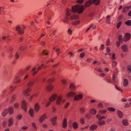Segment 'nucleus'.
Segmentation results:
<instances>
[{
	"instance_id": "nucleus-1",
	"label": "nucleus",
	"mask_w": 131,
	"mask_h": 131,
	"mask_svg": "<svg viewBox=\"0 0 131 131\" xmlns=\"http://www.w3.org/2000/svg\"><path fill=\"white\" fill-rule=\"evenodd\" d=\"M34 83L33 81H30L27 83L26 84L27 88L23 90L22 92V94L24 96H29L30 94L29 93L31 90V87L33 85Z\"/></svg>"
},
{
	"instance_id": "nucleus-2",
	"label": "nucleus",
	"mask_w": 131,
	"mask_h": 131,
	"mask_svg": "<svg viewBox=\"0 0 131 131\" xmlns=\"http://www.w3.org/2000/svg\"><path fill=\"white\" fill-rule=\"evenodd\" d=\"M72 10L74 13L77 12L79 14H81L84 10V7L81 5H76L75 6H72Z\"/></svg>"
},
{
	"instance_id": "nucleus-3",
	"label": "nucleus",
	"mask_w": 131,
	"mask_h": 131,
	"mask_svg": "<svg viewBox=\"0 0 131 131\" xmlns=\"http://www.w3.org/2000/svg\"><path fill=\"white\" fill-rule=\"evenodd\" d=\"M57 97V96L56 94H53L50 98L49 99V102H47H47L46 100H44L43 101V103L44 104H46V107H48L50 104V102L54 101Z\"/></svg>"
},
{
	"instance_id": "nucleus-4",
	"label": "nucleus",
	"mask_w": 131,
	"mask_h": 131,
	"mask_svg": "<svg viewBox=\"0 0 131 131\" xmlns=\"http://www.w3.org/2000/svg\"><path fill=\"white\" fill-rule=\"evenodd\" d=\"M92 1L91 0H89L87 1L85 3V6L86 7L89 6L92 2L95 4L96 5H97L99 4L100 3V0H92Z\"/></svg>"
},
{
	"instance_id": "nucleus-5",
	"label": "nucleus",
	"mask_w": 131,
	"mask_h": 131,
	"mask_svg": "<svg viewBox=\"0 0 131 131\" xmlns=\"http://www.w3.org/2000/svg\"><path fill=\"white\" fill-rule=\"evenodd\" d=\"M14 108L12 107H9L8 109H5L3 112L2 115H7L8 114H11L13 113Z\"/></svg>"
},
{
	"instance_id": "nucleus-6",
	"label": "nucleus",
	"mask_w": 131,
	"mask_h": 131,
	"mask_svg": "<svg viewBox=\"0 0 131 131\" xmlns=\"http://www.w3.org/2000/svg\"><path fill=\"white\" fill-rule=\"evenodd\" d=\"M96 117L98 118L99 121L97 122V123L99 125H102L105 124L104 122L102 120V119H104L106 117L104 116H101V115H97Z\"/></svg>"
},
{
	"instance_id": "nucleus-7",
	"label": "nucleus",
	"mask_w": 131,
	"mask_h": 131,
	"mask_svg": "<svg viewBox=\"0 0 131 131\" xmlns=\"http://www.w3.org/2000/svg\"><path fill=\"white\" fill-rule=\"evenodd\" d=\"M65 99L62 100V96L61 95H59L57 97L56 100V104L57 105H59L63 103L65 101Z\"/></svg>"
},
{
	"instance_id": "nucleus-8",
	"label": "nucleus",
	"mask_w": 131,
	"mask_h": 131,
	"mask_svg": "<svg viewBox=\"0 0 131 131\" xmlns=\"http://www.w3.org/2000/svg\"><path fill=\"white\" fill-rule=\"evenodd\" d=\"M44 64L43 63L42 64L41 66L39 67L38 69H37V68L35 67H34L31 71V73L33 75H34L36 74L38 72V70L41 69L42 67V66H44Z\"/></svg>"
},
{
	"instance_id": "nucleus-9",
	"label": "nucleus",
	"mask_w": 131,
	"mask_h": 131,
	"mask_svg": "<svg viewBox=\"0 0 131 131\" xmlns=\"http://www.w3.org/2000/svg\"><path fill=\"white\" fill-rule=\"evenodd\" d=\"M83 94L81 93H80L75 95L74 98L75 101H78L81 100L83 97Z\"/></svg>"
},
{
	"instance_id": "nucleus-10",
	"label": "nucleus",
	"mask_w": 131,
	"mask_h": 131,
	"mask_svg": "<svg viewBox=\"0 0 131 131\" xmlns=\"http://www.w3.org/2000/svg\"><path fill=\"white\" fill-rule=\"evenodd\" d=\"M21 107L22 108L25 112H26L27 110V103L26 101L23 100L21 102Z\"/></svg>"
},
{
	"instance_id": "nucleus-11",
	"label": "nucleus",
	"mask_w": 131,
	"mask_h": 131,
	"mask_svg": "<svg viewBox=\"0 0 131 131\" xmlns=\"http://www.w3.org/2000/svg\"><path fill=\"white\" fill-rule=\"evenodd\" d=\"M130 36L131 35L130 34L126 33L125 34V37L123 40L124 41H127L130 39Z\"/></svg>"
},
{
	"instance_id": "nucleus-12",
	"label": "nucleus",
	"mask_w": 131,
	"mask_h": 131,
	"mask_svg": "<svg viewBox=\"0 0 131 131\" xmlns=\"http://www.w3.org/2000/svg\"><path fill=\"white\" fill-rule=\"evenodd\" d=\"M16 30L18 32V34H22L24 33V31L21 29L20 26H17L16 28Z\"/></svg>"
},
{
	"instance_id": "nucleus-13",
	"label": "nucleus",
	"mask_w": 131,
	"mask_h": 131,
	"mask_svg": "<svg viewBox=\"0 0 131 131\" xmlns=\"http://www.w3.org/2000/svg\"><path fill=\"white\" fill-rule=\"evenodd\" d=\"M34 109L36 112H38L40 109V106L39 104L38 103H35L34 105Z\"/></svg>"
},
{
	"instance_id": "nucleus-14",
	"label": "nucleus",
	"mask_w": 131,
	"mask_h": 131,
	"mask_svg": "<svg viewBox=\"0 0 131 131\" xmlns=\"http://www.w3.org/2000/svg\"><path fill=\"white\" fill-rule=\"evenodd\" d=\"M122 49L124 52H127L128 50V46L126 45H123L122 46Z\"/></svg>"
},
{
	"instance_id": "nucleus-15",
	"label": "nucleus",
	"mask_w": 131,
	"mask_h": 131,
	"mask_svg": "<svg viewBox=\"0 0 131 131\" xmlns=\"http://www.w3.org/2000/svg\"><path fill=\"white\" fill-rule=\"evenodd\" d=\"M76 94L73 92H70L67 94L66 96L67 97H72L74 96Z\"/></svg>"
},
{
	"instance_id": "nucleus-16",
	"label": "nucleus",
	"mask_w": 131,
	"mask_h": 131,
	"mask_svg": "<svg viewBox=\"0 0 131 131\" xmlns=\"http://www.w3.org/2000/svg\"><path fill=\"white\" fill-rule=\"evenodd\" d=\"M127 68V70L128 73V75L129 76H130V75L131 74V65L130 64L128 65Z\"/></svg>"
},
{
	"instance_id": "nucleus-17",
	"label": "nucleus",
	"mask_w": 131,
	"mask_h": 131,
	"mask_svg": "<svg viewBox=\"0 0 131 131\" xmlns=\"http://www.w3.org/2000/svg\"><path fill=\"white\" fill-rule=\"evenodd\" d=\"M53 86L51 85H47L46 87V88L48 91H51L53 89Z\"/></svg>"
},
{
	"instance_id": "nucleus-18",
	"label": "nucleus",
	"mask_w": 131,
	"mask_h": 131,
	"mask_svg": "<svg viewBox=\"0 0 131 131\" xmlns=\"http://www.w3.org/2000/svg\"><path fill=\"white\" fill-rule=\"evenodd\" d=\"M70 88L73 91H74L76 89L75 85L73 83H71L70 85Z\"/></svg>"
},
{
	"instance_id": "nucleus-19",
	"label": "nucleus",
	"mask_w": 131,
	"mask_h": 131,
	"mask_svg": "<svg viewBox=\"0 0 131 131\" xmlns=\"http://www.w3.org/2000/svg\"><path fill=\"white\" fill-rule=\"evenodd\" d=\"M79 16L78 15H72L70 17V19L73 20L78 19L79 18Z\"/></svg>"
},
{
	"instance_id": "nucleus-20",
	"label": "nucleus",
	"mask_w": 131,
	"mask_h": 131,
	"mask_svg": "<svg viewBox=\"0 0 131 131\" xmlns=\"http://www.w3.org/2000/svg\"><path fill=\"white\" fill-rule=\"evenodd\" d=\"M47 118V116L46 115H43L40 118V122H42L45 120Z\"/></svg>"
},
{
	"instance_id": "nucleus-21",
	"label": "nucleus",
	"mask_w": 131,
	"mask_h": 131,
	"mask_svg": "<svg viewBox=\"0 0 131 131\" xmlns=\"http://www.w3.org/2000/svg\"><path fill=\"white\" fill-rule=\"evenodd\" d=\"M89 113L90 114L95 115L96 114V110L94 108L91 109L89 111Z\"/></svg>"
},
{
	"instance_id": "nucleus-22",
	"label": "nucleus",
	"mask_w": 131,
	"mask_h": 131,
	"mask_svg": "<svg viewBox=\"0 0 131 131\" xmlns=\"http://www.w3.org/2000/svg\"><path fill=\"white\" fill-rule=\"evenodd\" d=\"M131 9V6L126 7L123 8V12L124 13H126L127 12L128 10Z\"/></svg>"
},
{
	"instance_id": "nucleus-23",
	"label": "nucleus",
	"mask_w": 131,
	"mask_h": 131,
	"mask_svg": "<svg viewBox=\"0 0 131 131\" xmlns=\"http://www.w3.org/2000/svg\"><path fill=\"white\" fill-rule=\"evenodd\" d=\"M57 119V118L56 117H54L52 118L51 119V121L52 122V125H55L56 124V121Z\"/></svg>"
},
{
	"instance_id": "nucleus-24",
	"label": "nucleus",
	"mask_w": 131,
	"mask_h": 131,
	"mask_svg": "<svg viewBox=\"0 0 131 131\" xmlns=\"http://www.w3.org/2000/svg\"><path fill=\"white\" fill-rule=\"evenodd\" d=\"M15 79L16 83L19 82L21 81L20 77L18 75L15 77Z\"/></svg>"
},
{
	"instance_id": "nucleus-25",
	"label": "nucleus",
	"mask_w": 131,
	"mask_h": 131,
	"mask_svg": "<svg viewBox=\"0 0 131 131\" xmlns=\"http://www.w3.org/2000/svg\"><path fill=\"white\" fill-rule=\"evenodd\" d=\"M67 126V120L66 119H65L63 121L62 124V126L63 128L66 127Z\"/></svg>"
},
{
	"instance_id": "nucleus-26",
	"label": "nucleus",
	"mask_w": 131,
	"mask_h": 131,
	"mask_svg": "<svg viewBox=\"0 0 131 131\" xmlns=\"http://www.w3.org/2000/svg\"><path fill=\"white\" fill-rule=\"evenodd\" d=\"M55 80V79L54 78H51L49 79H43L44 81H47V82H50L54 81Z\"/></svg>"
},
{
	"instance_id": "nucleus-27",
	"label": "nucleus",
	"mask_w": 131,
	"mask_h": 131,
	"mask_svg": "<svg viewBox=\"0 0 131 131\" xmlns=\"http://www.w3.org/2000/svg\"><path fill=\"white\" fill-rule=\"evenodd\" d=\"M128 83V81L127 79H125L124 80L123 82V85L125 87H126Z\"/></svg>"
},
{
	"instance_id": "nucleus-28",
	"label": "nucleus",
	"mask_w": 131,
	"mask_h": 131,
	"mask_svg": "<svg viewBox=\"0 0 131 131\" xmlns=\"http://www.w3.org/2000/svg\"><path fill=\"white\" fill-rule=\"evenodd\" d=\"M97 126L96 125H93L90 127V129L92 130H94L97 127Z\"/></svg>"
},
{
	"instance_id": "nucleus-29",
	"label": "nucleus",
	"mask_w": 131,
	"mask_h": 131,
	"mask_svg": "<svg viewBox=\"0 0 131 131\" xmlns=\"http://www.w3.org/2000/svg\"><path fill=\"white\" fill-rule=\"evenodd\" d=\"M28 112L29 115H34V110L33 108H30L28 111Z\"/></svg>"
},
{
	"instance_id": "nucleus-30",
	"label": "nucleus",
	"mask_w": 131,
	"mask_h": 131,
	"mask_svg": "<svg viewBox=\"0 0 131 131\" xmlns=\"http://www.w3.org/2000/svg\"><path fill=\"white\" fill-rule=\"evenodd\" d=\"M123 124L125 126H127L128 125V121L126 119H124L122 121Z\"/></svg>"
},
{
	"instance_id": "nucleus-31",
	"label": "nucleus",
	"mask_w": 131,
	"mask_h": 131,
	"mask_svg": "<svg viewBox=\"0 0 131 131\" xmlns=\"http://www.w3.org/2000/svg\"><path fill=\"white\" fill-rule=\"evenodd\" d=\"M73 126L74 129H76L78 127V124L77 123L74 122L73 124Z\"/></svg>"
},
{
	"instance_id": "nucleus-32",
	"label": "nucleus",
	"mask_w": 131,
	"mask_h": 131,
	"mask_svg": "<svg viewBox=\"0 0 131 131\" xmlns=\"http://www.w3.org/2000/svg\"><path fill=\"white\" fill-rule=\"evenodd\" d=\"M52 16V13H48L47 16V17L48 20H49L51 18V17Z\"/></svg>"
},
{
	"instance_id": "nucleus-33",
	"label": "nucleus",
	"mask_w": 131,
	"mask_h": 131,
	"mask_svg": "<svg viewBox=\"0 0 131 131\" xmlns=\"http://www.w3.org/2000/svg\"><path fill=\"white\" fill-rule=\"evenodd\" d=\"M37 94L36 93H35L32 95L29 98V100L30 101H31L33 97H35L37 96Z\"/></svg>"
},
{
	"instance_id": "nucleus-34",
	"label": "nucleus",
	"mask_w": 131,
	"mask_h": 131,
	"mask_svg": "<svg viewBox=\"0 0 131 131\" xmlns=\"http://www.w3.org/2000/svg\"><path fill=\"white\" fill-rule=\"evenodd\" d=\"M107 110L113 112L115 111V109L114 108L109 107L107 108Z\"/></svg>"
},
{
	"instance_id": "nucleus-35",
	"label": "nucleus",
	"mask_w": 131,
	"mask_h": 131,
	"mask_svg": "<svg viewBox=\"0 0 131 131\" xmlns=\"http://www.w3.org/2000/svg\"><path fill=\"white\" fill-rule=\"evenodd\" d=\"M125 24L128 26H130L131 25V20L127 21L125 22Z\"/></svg>"
},
{
	"instance_id": "nucleus-36",
	"label": "nucleus",
	"mask_w": 131,
	"mask_h": 131,
	"mask_svg": "<svg viewBox=\"0 0 131 131\" xmlns=\"http://www.w3.org/2000/svg\"><path fill=\"white\" fill-rule=\"evenodd\" d=\"M106 111V110H100L99 111V112L100 114H105Z\"/></svg>"
},
{
	"instance_id": "nucleus-37",
	"label": "nucleus",
	"mask_w": 131,
	"mask_h": 131,
	"mask_svg": "<svg viewBox=\"0 0 131 131\" xmlns=\"http://www.w3.org/2000/svg\"><path fill=\"white\" fill-rule=\"evenodd\" d=\"M56 51L57 53V55H59L60 53L61 52L60 51V49L57 48L56 49Z\"/></svg>"
},
{
	"instance_id": "nucleus-38",
	"label": "nucleus",
	"mask_w": 131,
	"mask_h": 131,
	"mask_svg": "<svg viewBox=\"0 0 131 131\" xmlns=\"http://www.w3.org/2000/svg\"><path fill=\"white\" fill-rule=\"evenodd\" d=\"M16 95L15 94H13L12 95L10 100V101L11 102H12L14 100L16 97Z\"/></svg>"
},
{
	"instance_id": "nucleus-39",
	"label": "nucleus",
	"mask_w": 131,
	"mask_h": 131,
	"mask_svg": "<svg viewBox=\"0 0 131 131\" xmlns=\"http://www.w3.org/2000/svg\"><path fill=\"white\" fill-rule=\"evenodd\" d=\"M97 106L100 108H102L103 107V105L102 103H98L97 105Z\"/></svg>"
},
{
	"instance_id": "nucleus-40",
	"label": "nucleus",
	"mask_w": 131,
	"mask_h": 131,
	"mask_svg": "<svg viewBox=\"0 0 131 131\" xmlns=\"http://www.w3.org/2000/svg\"><path fill=\"white\" fill-rule=\"evenodd\" d=\"M80 23V21L78 20H76L75 21H73L72 24L73 25H77L78 24H79Z\"/></svg>"
},
{
	"instance_id": "nucleus-41",
	"label": "nucleus",
	"mask_w": 131,
	"mask_h": 131,
	"mask_svg": "<svg viewBox=\"0 0 131 131\" xmlns=\"http://www.w3.org/2000/svg\"><path fill=\"white\" fill-rule=\"evenodd\" d=\"M15 86H14L13 85H11L9 87V89L11 91H13L15 88Z\"/></svg>"
},
{
	"instance_id": "nucleus-42",
	"label": "nucleus",
	"mask_w": 131,
	"mask_h": 131,
	"mask_svg": "<svg viewBox=\"0 0 131 131\" xmlns=\"http://www.w3.org/2000/svg\"><path fill=\"white\" fill-rule=\"evenodd\" d=\"M28 127L27 126H24L22 127L21 128V129L23 130H25L28 129Z\"/></svg>"
},
{
	"instance_id": "nucleus-43",
	"label": "nucleus",
	"mask_w": 131,
	"mask_h": 131,
	"mask_svg": "<svg viewBox=\"0 0 131 131\" xmlns=\"http://www.w3.org/2000/svg\"><path fill=\"white\" fill-rule=\"evenodd\" d=\"M13 122V120L12 119L10 118L9 120L8 124V126H10L12 124Z\"/></svg>"
},
{
	"instance_id": "nucleus-44",
	"label": "nucleus",
	"mask_w": 131,
	"mask_h": 131,
	"mask_svg": "<svg viewBox=\"0 0 131 131\" xmlns=\"http://www.w3.org/2000/svg\"><path fill=\"white\" fill-rule=\"evenodd\" d=\"M116 89L117 90L120 91L121 93L123 92V90L119 88V87L117 86L116 85H115Z\"/></svg>"
},
{
	"instance_id": "nucleus-45",
	"label": "nucleus",
	"mask_w": 131,
	"mask_h": 131,
	"mask_svg": "<svg viewBox=\"0 0 131 131\" xmlns=\"http://www.w3.org/2000/svg\"><path fill=\"white\" fill-rule=\"evenodd\" d=\"M81 114H83L85 111V109L83 107H81L80 110Z\"/></svg>"
},
{
	"instance_id": "nucleus-46",
	"label": "nucleus",
	"mask_w": 131,
	"mask_h": 131,
	"mask_svg": "<svg viewBox=\"0 0 131 131\" xmlns=\"http://www.w3.org/2000/svg\"><path fill=\"white\" fill-rule=\"evenodd\" d=\"M41 53L42 54L47 55L48 54V53L47 52L46 50H44Z\"/></svg>"
},
{
	"instance_id": "nucleus-47",
	"label": "nucleus",
	"mask_w": 131,
	"mask_h": 131,
	"mask_svg": "<svg viewBox=\"0 0 131 131\" xmlns=\"http://www.w3.org/2000/svg\"><path fill=\"white\" fill-rule=\"evenodd\" d=\"M112 61V66L113 67L115 66L117 64V62L114 61Z\"/></svg>"
},
{
	"instance_id": "nucleus-48",
	"label": "nucleus",
	"mask_w": 131,
	"mask_h": 131,
	"mask_svg": "<svg viewBox=\"0 0 131 131\" xmlns=\"http://www.w3.org/2000/svg\"><path fill=\"white\" fill-rule=\"evenodd\" d=\"M14 106L16 108H18L19 107V105L18 103H16L14 104Z\"/></svg>"
},
{
	"instance_id": "nucleus-49",
	"label": "nucleus",
	"mask_w": 131,
	"mask_h": 131,
	"mask_svg": "<svg viewBox=\"0 0 131 131\" xmlns=\"http://www.w3.org/2000/svg\"><path fill=\"white\" fill-rule=\"evenodd\" d=\"M32 125L34 129H37V127L36 124L34 123H32Z\"/></svg>"
},
{
	"instance_id": "nucleus-50",
	"label": "nucleus",
	"mask_w": 131,
	"mask_h": 131,
	"mask_svg": "<svg viewBox=\"0 0 131 131\" xmlns=\"http://www.w3.org/2000/svg\"><path fill=\"white\" fill-rule=\"evenodd\" d=\"M85 55V53L84 52H82L80 54V58H82L84 57Z\"/></svg>"
},
{
	"instance_id": "nucleus-51",
	"label": "nucleus",
	"mask_w": 131,
	"mask_h": 131,
	"mask_svg": "<svg viewBox=\"0 0 131 131\" xmlns=\"http://www.w3.org/2000/svg\"><path fill=\"white\" fill-rule=\"evenodd\" d=\"M20 53V51H18L16 53L15 56L17 58H18L19 54Z\"/></svg>"
},
{
	"instance_id": "nucleus-52",
	"label": "nucleus",
	"mask_w": 131,
	"mask_h": 131,
	"mask_svg": "<svg viewBox=\"0 0 131 131\" xmlns=\"http://www.w3.org/2000/svg\"><path fill=\"white\" fill-rule=\"evenodd\" d=\"M70 10L67 9V10L66 14L67 15L69 16L70 15Z\"/></svg>"
},
{
	"instance_id": "nucleus-53",
	"label": "nucleus",
	"mask_w": 131,
	"mask_h": 131,
	"mask_svg": "<svg viewBox=\"0 0 131 131\" xmlns=\"http://www.w3.org/2000/svg\"><path fill=\"white\" fill-rule=\"evenodd\" d=\"M104 44H102L100 48L99 49L101 50H103L104 48Z\"/></svg>"
},
{
	"instance_id": "nucleus-54",
	"label": "nucleus",
	"mask_w": 131,
	"mask_h": 131,
	"mask_svg": "<svg viewBox=\"0 0 131 131\" xmlns=\"http://www.w3.org/2000/svg\"><path fill=\"white\" fill-rule=\"evenodd\" d=\"M116 58L115 57V54L114 53H113L112 56V61H113Z\"/></svg>"
},
{
	"instance_id": "nucleus-55",
	"label": "nucleus",
	"mask_w": 131,
	"mask_h": 131,
	"mask_svg": "<svg viewBox=\"0 0 131 131\" xmlns=\"http://www.w3.org/2000/svg\"><path fill=\"white\" fill-rule=\"evenodd\" d=\"M68 18L67 17H66V18L64 19L63 20V21L64 22H65L67 23H68V22H67V21L68 20Z\"/></svg>"
},
{
	"instance_id": "nucleus-56",
	"label": "nucleus",
	"mask_w": 131,
	"mask_h": 131,
	"mask_svg": "<svg viewBox=\"0 0 131 131\" xmlns=\"http://www.w3.org/2000/svg\"><path fill=\"white\" fill-rule=\"evenodd\" d=\"M122 41H117L116 42V45L118 47H119L120 44V42H122Z\"/></svg>"
},
{
	"instance_id": "nucleus-57",
	"label": "nucleus",
	"mask_w": 131,
	"mask_h": 131,
	"mask_svg": "<svg viewBox=\"0 0 131 131\" xmlns=\"http://www.w3.org/2000/svg\"><path fill=\"white\" fill-rule=\"evenodd\" d=\"M121 24V21L119 22L117 24V28H118L120 27Z\"/></svg>"
},
{
	"instance_id": "nucleus-58",
	"label": "nucleus",
	"mask_w": 131,
	"mask_h": 131,
	"mask_svg": "<svg viewBox=\"0 0 131 131\" xmlns=\"http://www.w3.org/2000/svg\"><path fill=\"white\" fill-rule=\"evenodd\" d=\"M22 117L21 115H17L16 116V118L17 119L19 120Z\"/></svg>"
},
{
	"instance_id": "nucleus-59",
	"label": "nucleus",
	"mask_w": 131,
	"mask_h": 131,
	"mask_svg": "<svg viewBox=\"0 0 131 131\" xmlns=\"http://www.w3.org/2000/svg\"><path fill=\"white\" fill-rule=\"evenodd\" d=\"M69 105V103H66L64 108H67L68 106Z\"/></svg>"
},
{
	"instance_id": "nucleus-60",
	"label": "nucleus",
	"mask_w": 131,
	"mask_h": 131,
	"mask_svg": "<svg viewBox=\"0 0 131 131\" xmlns=\"http://www.w3.org/2000/svg\"><path fill=\"white\" fill-rule=\"evenodd\" d=\"M122 36L121 35H119L118 37V40L119 41H122Z\"/></svg>"
},
{
	"instance_id": "nucleus-61",
	"label": "nucleus",
	"mask_w": 131,
	"mask_h": 131,
	"mask_svg": "<svg viewBox=\"0 0 131 131\" xmlns=\"http://www.w3.org/2000/svg\"><path fill=\"white\" fill-rule=\"evenodd\" d=\"M4 8L2 7H0V15H1L2 14V11L3 10Z\"/></svg>"
},
{
	"instance_id": "nucleus-62",
	"label": "nucleus",
	"mask_w": 131,
	"mask_h": 131,
	"mask_svg": "<svg viewBox=\"0 0 131 131\" xmlns=\"http://www.w3.org/2000/svg\"><path fill=\"white\" fill-rule=\"evenodd\" d=\"M98 71L100 72H103V70L102 68H99L98 69Z\"/></svg>"
},
{
	"instance_id": "nucleus-63",
	"label": "nucleus",
	"mask_w": 131,
	"mask_h": 131,
	"mask_svg": "<svg viewBox=\"0 0 131 131\" xmlns=\"http://www.w3.org/2000/svg\"><path fill=\"white\" fill-rule=\"evenodd\" d=\"M68 34L70 35H71L72 33V31L70 29H69L68 30Z\"/></svg>"
},
{
	"instance_id": "nucleus-64",
	"label": "nucleus",
	"mask_w": 131,
	"mask_h": 131,
	"mask_svg": "<svg viewBox=\"0 0 131 131\" xmlns=\"http://www.w3.org/2000/svg\"><path fill=\"white\" fill-rule=\"evenodd\" d=\"M110 50L109 47H108L106 48V51L108 52H109L110 51Z\"/></svg>"
}]
</instances>
